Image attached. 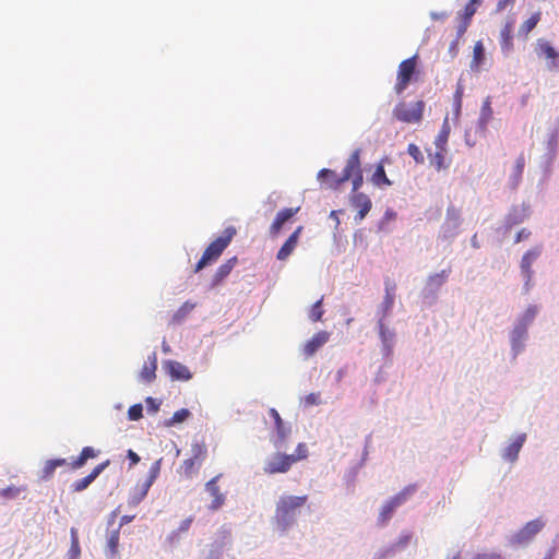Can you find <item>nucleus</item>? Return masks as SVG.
I'll list each match as a JSON object with an SVG mask.
<instances>
[{
    "label": "nucleus",
    "mask_w": 559,
    "mask_h": 559,
    "mask_svg": "<svg viewBox=\"0 0 559 559\" xmlns=\"http://www.w3.org/2000/svg\"><path fill=\"white\" fill-rule=\"evenodd\" d=\"M308 496H282L277 503L274 521L278 530L286 531L296 520L298 509L306 504Z\"/></svg>",
    "instance_id": "obj_1"
},
{
    "label": "nucleus",
    "mask_w": 559,
    "mask_h": 559,
    "mask_svg": "<svg viewBox=\"0 0 559 559\" xmlns=\"http://www.w3.org/2000/svg\"><path fill=\"white\" fill-rule=\"evenodd\" d=\"M236 234L237 230L234 226L226 227L222 235L205 248L201 259L195 265L194 272H199L207 264L215 262L231 242Z\"/></svg>",
    "instance_id": "obj_2"
},
{
    "label": "nucleus",
    "mask_w": 559,
    "mask_h": 559,
    "mask_svg": "<svg viewBox=\"0 0 559 559\" xmlns=\"http://www.w3.org/2000/svg\"><path fill=\"white\" fill-rule=\"evenodd\" d=\"M191 456L186 459L181 466V473L187 479H191L200 471L207 456V448L203 440H194L191 443Z\"/></svg>",
    "instance_id": "obj_3"
},
{
    "label": "nucleus",
    "mask_w": 559,
    "mask_h": 559,
    "mask_svg": "<svg viewBox=\"0 0 559 559\" xmlns=\"http://www.w3.org/2000/svg\"><path fill=\"white\" fill-rule=\"evenodd\" d=\"M424 110V100H417L413 104L401 100L394 107L392 115L397 121L404 123H418L423 119Z\"/></svg>",
    "instance_id": "obj_4"
},
{
    "label": "nucleus",
    "mask_w": 559,
    "mask_h": 559,
    "mask_svg": "<svg viewBox=\"0 0 559 559\" xmlns=\"http://www.w3.org/2000/svg\"><path fill=\"white\" fill-rule=\"evenodd\" d=\"M416 491L415 485H409L402 489L399 493L388 500L381 508L378 516L379 525H385L392 518L394 511L402 506L414 492Z\"/></svg>",
    "instance_id": "obj_5"
},
{
    "label": "nucleus",
    "mask_w": 559,
    "mask_h": 559,
    "mask_svg": "<svg viewBox=\"0 0 559 559\" xmlns=\"http://www.w3.org/2000/svg\"><path fill=\"white\" fill-rule=\"evenodd\" d=\"M417 58L418 56L414 55L399 64L394 85V91L397 95H401L407 88L413 78L417 74Z\"/></svg>",
    "instance_id": "obj_6"
},
{
    "label": "nucleus",
    "mask_w": 559,
    "mask_h": 559,
    "mask_svg": "<svg viewBox=\"0 0 559 559\" xmlns=\"http://www.w3.org/2000/svg\"><path fill=\"white\" fill-rule=\"evenodd\" d=\"M540 253H542V248L534 247V248L530 249L528 251H526L524 253V255L522 257L520 267H521V273L525 278V283H524V292L525 293H528L531 289V283H532V278H533V274H534V272L532 270V265L538 259Z\"/></svg>",
    "instance_id": "obj_7"
},
{
    "label": "nucleus",
    "mask_w": 559,
    "mask_h": 559,
    "mask_svg": "<svg viewBox=\"0 0 559 559\" xmlns=\"http://www.w3.org/2000/svg\"><path fill=\"white\" fill-rule=\"evenodd\" d=\"M230 545V531L227 527H222L217 532V538L212 544V548L206 559H224V550ZM227 559H236L234 556L227 555Z\"/></svg>",
    "instance_id": "obj_8"
},
{
    "label": "nucleus",
    "mask_w": 559,
    "mask_h": 559,
    "mask_svg": "<svg viewBox=\"0 0 559 559\" xmlns=\"http://www.w3.org/2000/svg\"><path fill=\"white\" fill-rule=\"evenodd\" d=\"M294 464L293 456L287 454L276 453L273 455L264 465V472L266 474L286 473L290 469Z\"/></svg>",
    "instance_id": "obj_9"
},
{
    "label": "nucleus",
    "mask_w": 559,
    "mask_h": 559,
    "mask_svg": "<svg viewBox=\"0 0 559 559\" xmlns=\"http://www.w3.org/2000/svg\"><path fill=\"white\" fill-rule=\"evenodd\" d=\"M300 211V206L297 207H285L280 210L272 224L269 228V234L271 237H277L280 233L282 231L285 223H287L289 219H292L298 212Z\"/></svg>",
    "instance_id": "obj_10"
},
{
    "label": "nucleus",
    "mask_w": 559,
    "mask_h": 559,
    "mask_svg": "<svg viewBox=\"0 0 559 559\" xmlns=\"http://www.w3.org/2000/svg\"><path fill=\"white\" fill-rule=\"evenodd\" d=\"M221 477H222V474H218V475L214 476L213 478H211L205 484V490L213 498L212 502L209 506V509L211 511H216V510L221 509L225 504V501H226V496H225V493H223L221 491L219 486H218V480Z\"/></svg>",
    "instance_id": "obj_11"
},
{
    "label": "nucleus",
    "mask_w": 559,
    "mask_h": 559,
    "mask_svg": "<svg viewBox=\"0 0 559 559\" xmlns=\"http://www.w3.org/2000/svg\"><path fill=\"white\" fill-rule=\"evenodd\" d=\"M545 523L540 519L530 521L514 535V543L523 545L527 544L533 537L543 530Z\"/></svg>",
    "instance_id": "obj_12"
},
{
    "label": "nucleus",
    "mask_w": 559,
    "mask_h": 559,
    "mask_svg": "<svg viewBox=\"0 0 559 559\" xmlns=\"http://www.w3.org/2000/svg\"><path fill=\"white\" fill-rule=\"evenodd\" d=\"M538 313L536 305H530L519 318L518 324L513 329L514 338H523L526 335L528 325L534 321Z\"/></svg>",
    "instance_id": "obj_13"
},
{
    "label": "nucleus",
    "mask_w": 559,
    "mask_h": 559,
    "mask_svg": "<svg viewBox=\"0 0 559 559\" xmlns=\"http://www.w3.org/2000/svg\"><path fill=\"white\" fill-rule=\"evenodd\" d=\"M361 150L356 148L352 152L349 157L346 160L345 167L343 168L341 180L348 181L352 177L356 176L359 173H362L361 162H360Z\"/></svg>",
    "instance_id": "obj_14"
},
{
    "label": "nucleus",
    "mask_w": 559,
    "mask_h": 559,
    "mask_svg": "<svg viewBox=\"0 0 559 559\" xmlns=\"http://www.w3.org/2000/svg\"><path fill=\"white\" fill-rule=\"evenodd\" d=\"M349 201L357 209L355 221L361 222L371 210L372 203L370 198L365 193H352Z\"/></svg>",
    "instance_id": "obj_15"
},
{
    "label": "nucleus",
    "mask_w": 559,
    "mask_h": 559,
    "mask_svg": "<svg viewBox=\"0 0 559 559\" xmlns=\"http://www.w3.org/2000/svg\"><path fill=\"white\" fill-rule=\"evenodd\" d=\"M395 289H396V284L393 281L386 278L384 282L385 295H384L383 301L380 306V310H379L380 318L379 319L384 320L390 314V312L393 308L394 301H395Z\"/></svg>",
    "instance_id": "obj_16"
},
{
    "label": "nucleus",
    "mask_w": 559,
    "mask_h": 559,
    "mask_svg": "<svg viewBox=\"0 0 559 559\" xmlns=\"http://www.w3.org/2000/svg\"><path fill=\"white\" fill-rule=\"evenodd\" d=\"M109 465V460L96 465L92 472L85 477L75 480L72 485L73 492H81L85 490L99 475L100 473Z\"/></svg>",
    "instance_id": "obj_17"
},
{
    "label": "nucleus",
    "mask_w": 559,
    "mask_h": 559,
    "mask_svg": "<svg viewBox=\"0 0 559 559\" xmlns=\"http://www.w3.org/2000/svg\"><path fill=\"white\" fill-rule=\"evenodd\" d=\"M536 53L550 60L549 69H559V52L545 39H538L536 45Z\"/></svg>",
    "instance_id": "obj_18"
},
{
    "label": "nucleus",
    "mask_w": 559,
    "mask_h": 559,
    "mask_svg": "<svg viewBox=\"0 0 559 559\" xmlns=\"http://www.w3.org/2000/svg\"><path fill=\"white\" fill-rule=\"evenodd\" d=\"M304 230V226H298L293 234L287 238V240L283 243L276 254V259L280 261H285L296 249L299 237Z\"/></svg>",
    "instance_id": "obj_19"
},
{
    "label": "nucleus",
    "mask_w": 559,
    "mask_h": 559,
    "mask_svg": "<svg viewBox=\"0 0 559 559\" xmlns=\"http://www.w3.org/2000/svg\"><path fill=\"white\" fill-rule=\"evenodd\" d=\"M165 369L173 380L188 381L192 378V373L188 367L176 360L166 361Z\"/></svg>",
    "instance_id": "obj_20"
},
{
    "label": "nucleus",
    "mask_w": 559,
    "mask_h": 559,
    "mask_svg": "<svg viewBox=\"0 0 559 559\" xmlns=\"http://www.w3.org/2000/svg\"><path fill=\"white\" fill-rule=\"evenodd\" d=\"M160 461L162 460H157L151 466L148 478L141 485L139 492L133 497V503H139L147 495L150 487L153 485L159 474Z\"/></svg>",
    "instance_id": "obj_21"
},
{
    "label": "nucleus",
    "mask_w": 559,
    "mask_h": 559,
    "mask_svg": "<svg viewBox=\"0 0 559 559\" xmlns=\"http://www.w3.org/2000/svg\"><path fill=\"white\" fill-rule=\"evenodd\" d=\"M330 338V334L325 331L316 333L302 348L304 355L309 358L311 357L321 346H323Z\"/></svg>",
    "instance_id": "obj_22"
},
{
    "label": "nucleus",
    "mask_w": 559,
    "mask_h": 559,
    "mask_svg": "<svg viewBox=\"0 0 559 559\" xmlns=\"http://www.w3.org/2000/svg\"><path fill=\"white\" fill-rule=\"evenodd\" d=\"M318 179L324 188L332 190H337L345 182V180H341V175L328 168H323L318 173Z\"/></svg>",
    "instance_id": "obj_23"
},
{
    "label": "nucleus",
    "mask_w": 559,
    "mask_h": 559,
    "mask_svg": "<svg viewBox=\"0 0 559 559\" xmlns=\"http://www.w3.org/2000/svg\"><path fill=\"white\" fill-rule=\"evenodd\" d=\"M156 370H157V355L156 353H152L147 357V361L143 365L139 378L144 383H151L156 378Z\"/></svg>",
    "instance_id": "obj_24"
},
{
    "label": "nucleus",
    "mask_w": 559,
    "mask_h": 559,
    "mask_svg": "<svg viewBox=\"0 0 559 559\" xmlns=\"http://www.w3.org/2000/svg\"><path fill=\"white\" fill-rule=\"evenodd\" d=\"M476 11H477L476 7H473L469 3H467L464 7L463 13L460 14V23H459L457 31H456L457 38L462 37L465 34V32L467 31V28L471 24L472 17L476 13Z\"/></svg>",
    "instance_id": "obj_25"
},
{
    "label": "nucleus",
    "mask_w": 559,
    "mask_h": 559,
    "mask_svg": "<svg viewBox=\"0 0 559 559\" xmlns=\"http://www.w3.org/2000/svg\"><path fill=\"white\" fill-rule=\"evenodd\" d=\"M379 334L383 345V352L385 355H390L392 352L394 333L390 331L384 323V320L379 319L378 321Z\"/></svg>",
    "instance_id": "obj_26"
},
{
    "label": "nucleus",
    "mask_w": 559,
    "mask_h": 559,
    "mask_svg": "<svg viewBox=\"0 0 559 559\" xmlns=\"http://www.w3.org/2000/svg\"><path fill=\"white\" fill-rule=\"evenodd\" d=\"M493 117V110L491 107V97L487 96L485 100L483 102L479 118H478V126L480 129L485 130L488 126V123L491 121Z\"/></svg>",
    "instance_id": "obj_27"
},
{
    "label": "nucleus",
    "mask_w": 559,
    "mask_h": 559,
    "mask_svg": "<svg viewBox=\"0 0 559 559\" xmlns=\"http://www.w3.org/2000/svg\"><path fill=\"white\" fill-rule=\"evenodd\" d=\"M525 440H526L525 433L519 435L515 438V440L507 447V449L504 451V457L511 462H514L518 459L519 452H520L521 448L523 447Z\"/></svg>",
    "instance_id": "obj_28"
},
{
    "label": "nucleus",
    "mask_w": 559,
    "mask_h": 559,
    "mask_svg": "<svg viewBox=\"0 0 559 559\" xmlns=\"http://www.w3.org/2000/svg\"><path fill=\"white\" fill-rule=\"evenodd\" d=\"M236 264L237 258L233 257L226 260L222 265H219L213 277L214 284H218L224 278H226L230 274L231 270L235 267Z\"/></svg>",
    "instance_id": "obj_29"
},
{
    "label": "nucleus",
    "mask_w": 559,
    "mask_h": 559,
    "mask_svg": "<svg viewBox=\"0 0 559 559\" xmlns=\"http://www.w3.org/2000/svg\"><path fill=\"white\" fill-rule=\"evenodd\" d=\"M119 537H120L119 528L111 531L108 536L107 544H106V556L110 559H115L118 557Z\"/></svg>",
    "instance_id": "obj_30"
},
{
    "label": "nucleus",
    "mask_w": 559,
    "mask_h": 559,
    "mask_svg": "<svg viewBox=\"0 0 559 559\" xmlns=\"http://www.w3.org/2000/svg\"><path fill=\"white\" fill-rule=\"evenodd\" d=\"M96 456L97 452L92 447H84L80 455L70 463V466L72 469H79L86 464L87 460Z\"/></svg>",
    "instance_id": "obj_31"
},
{
    "label": "nucleus",
    "mask_w": 559,
    "mask_h": 559,
    "mask_svg": "<svg viewBox=\"0 0 559 559\" xmlns=\"http://www.w3.org/2000/svg\"><path fill=\"white\" fill-rule=\"evenodd\" d=\"M66 464H67L66 459H55V460L46 461L44 464V467L41 469L40 478L43 480H49L53 476L56 468L61 467Z\"/></svg>",
    "instance_id": "obj_32"
},
{
    "label": "nucleus",
    "mask_w": 559,
    "mask_h": 559,
    "mask_svg": "<svg viewBox=\"0 0 559 559\" xmlns=\"http://www.w3.org/2000/svg\"><path fill=\"white\" fill-rule=\"evenodd\" d=\"M451 270H442L439 273H435L427 278V287L433 292L440 288L448 280Z\"/></svg>",
    "instance_id": "obj_33"
},
{
    "label": "nucleus",
    "mask_w": 559,
    "mask_h": 559,
    "mask_svg": "<svg viewBox=\"0 0 559 559\" xmlns=\"http://www.w3.org/2000/svg\"><path fill=\"white\" fill-rule=\"evenodd\" d=\"M269 414L274 419V424H275V428H276L278 438L282 441H284L289 433V428L285 427L281 415L278 414V412L275 408H270Z\"/></svg>",
    "instance_id": "obj_34"
},
{
    "label": "nucleus",
    "mask_w": 559,
    "mask_h": 559,
    "mask_svg": "<svg viewBox=\"0 0 559 559\" xmlns=\"http://www.w3.org/2000/svg\"><path fill=\"white\" fill-rule=\"evenodd\" d=\"M447 148H437L433 154H429V163L437 171L448 167L445 164Z\"/></svg>",
    "instance_id": "obj_35"
},
{
    "label": "nucleus",
    "mask_w": 559,
    "mask_h": 559,
    "mask_svg": "<svg viewBox=\"0 0 559 559\" xmlns=\"http://www.w3.org/2000/svg\"><path fill=\"white\" fill-rule=\"evenodd\" d=\"M512 32H513V23L512 22L506 23V25L502 27V29L500 32L501 48L503 51H510L513 47Z\"/></svg>",
    "instance_id": "obj_36"
},
{
    "label": "nucleus",
    "mask_w": 559,
    "mask_h": 559,
    "mask_svg": "<svg viewBox=\"0 0 559 559\" xmlns=\"http://www.w3.org/2000/svg\"><path fill=\"white\" fill-rule=\"evenodd\" d=\"M371 181L377 187L382 186H391V180L386 177L384 166L382 163H379L376 167L374 173L371 176Z\"/></svg>",
    "instance_id": "obj_37"
},
{
    "label": "nucleus",
    "mask_w": 559,
    "mask_h": 559,
    "mask_svg": "<svg viewBox=\"0 0 559 559\" xmlns=\"http://www.w3.org/2000/svg\"><path fill=\"white\" fill-rule=\"evenodd\" d=\"M485 60V48L481 41H477L473 49V59L471 62L472 70H478Z\"/></svg>",
    "instance_id": "obj_38"
},
{
    "label": "nucleus",
    "mask_w": 559,
    "mask_h": 559,
    "mask_svg": "<svg viewBox=\"0 0 559 559\" xmlns=\"http://www.w3.org/2000/svg\"><path fill=\"white\" fill-rule=\"evenodd\" d=\"M540 12L532 14L526 21L522 23V25L519 28V34L526 37L540 21Z\"/></svg>",
    "instance_id": "obj_39"
},
{
    "label": "nucleus",
    "mask_w": 559,
    "mask_h": 559,
    "mask_svg": "<svg viewBox=\"0 0 559 559\" xmlns=\"http://www.w3.org/2000/svg\"><path fill=\"white\" fill-rule=\"evenodd\" d=\"M450 135V126L448 119L444 120L442 128L435 140L436 148H447L448 139Z\"/></svg>",
    "instance_id": "obj_40"
},
{
    "label": "nucleus",
    "mask_w": 559,
    "mask_h": 559,
    "mask_svg": "<svg viewBox=\"0 0 559 559\" xmlns=\"http://www.w3.org/2000/svg\"><path fill=\"white\" fill-rule=\"evenodd\" d=\"M26 487L8 486L0 490V497L12 500L20 496L22 491H25Z\"/></svg>",
    "instance_id": "obj_41"
},
{
    "label": "nucleus",
    "mask_w": 559,
    "mask_h": 559,
    "mask_svg": "<svg viewBox=\"0 0 559 559\" xmlns=\"http://www.w3.org/2000/svg\"><path fill=\"white\" fill-rule=\"evenodd\" d=\"M463 94H464V86H463L462 82H457L456 90L453 95L454 111H455L456 116L460 115V111L462 108Z\"/></svg>",
    "instance_id": "obj_42"
},
{
    "label": "nucleus",
    "mask_w": 559,
    "mask_h": 559,
    "mask_svg": "<svg viewBox=\"0 0 559 559\" xmlns=\"http://www.w3.org/2000/svg\"><path fill=\"white\" fill-rule=\"evenodd\" d=\"M195 307V304L186 301L174 314V320L179 322L181 321L188 313H190Z\"/></svg>",
    "instance_id": "obj_43"
},
{
    "label": "nucleus",
    "mask_w": 559,
    "mask_h": 559,
    "mask_svg": "<svg viewBox=\"0 0 559 559\" xmlns=\"http://www.w3.org/2000/svg\"><path fill=\"white\" fill-rule=\"evenodd\" d=\"M189 416H190L189 409H187V408L178 409L177 412L174 413L173 417L169 419L168 425L173 426L175 424L183 423L185 420L188 419Z\"/></svg>",
    "instance_id": "obj_44"
},
{
    "label": "nucleus",
    "mask_w": 559,
    "mask_h": 559,
    "mask_svg": "<svg viewBox=\"0 0 559 559\" xmlns=\"http://www.w3.org/2000/svg\"><path fill=\"white\" fill-rule=\"evenodd\" d=\"M322 301H323V298L319 299L317 302L313 304V306L310 310L309 318L313 322L320 321L323 316V310L321 308Z\"/></svg>",
    "instance_id": "obj_45"
},
{
    "label": "nucleus",
    "mask_w": 559,
    "mask_h": 559,
    "mask_svg": "<svg viewBox=\"0 0 559 559\" xmlns=\"http://www.w3.org/2000/svg\"><path fill=\"white\" fill-rule=\"evenodd\" d=\"M472 559H504V557L499 551L485 549L477 552Z\"/></svg>",
    "instance_id": "obj_46"
},
{
    "label": "nucleus",
    "mask_w": 559,
    "mask_h": 559,
    "mask_svg": "<svg viewBox=\"0 0 559 559\" xmlns=\"http://www.w3.org/2000/svg\"><path fill=\"white\" fill-rule=\"evenodd\" d=\"M293 456L294 464L298 461L305 460L308 456V448L307 444L301 442L296 447L295 453L290 454Z\"/></svg>",
    "instance_id": "obj_47"
},
{
    "label": "nucleus",
    "mask_w": 559,
    "mask_h": 559,
    "mask_svg": "<svg viewBox=\"0 0 559 559\" xmlns=\"http://www.w3.org/2000/svg\"><path fill=\"white\" fill-rule=\"evenodd\" d=\"M143 416V407L141 404H134L128 409V417L130 420H139Z\"/></svg>",
    "instance_id": "obj_48"
},
{
    "label": "nucleus",
    "mask_w": 559,
    "mask_h": 559,
    "mask_svg": "<svg viewBox=\"0 0 559 559\" xmlns=\"http://www.w3.org/2000/svg\"><path fill=\"white\" fill-rule=\"evenodd\" d=\"M407 153L415 159L416 163H418V164L424 163V156H423L419 147L416 144H414V143L408 144Z\"/></svg>",
    "instance_id": "obj_49"
},
{
    "label": "nucleus",
    "mask_w": 559,
    "mask_h": 559,
    "mask_svg": "<svg viewBox=\"0 0 559 559\" xmlns=\"http://www.w3.org/2000/svg\"><path fill=\"white\" fill-rule=\"evenodd\" d=\"M524 166H525V158H524L523 154H521L516 158L515 166H514V177H515L516 181H519L521 179L523 170H524Z\"/></svg>",
    "instance_id": "obj_50"
},
{
    "label": "nucleus",
    "mask_w": 559,
    "mask_h": 559,
    "mask_svg": "<svg viewBox=\"0 0 559 559\" xmlns=\"http://www.w3.org/2000/svg\"><path fill=\"white\" fill-rule=\"evenodd\" d=\"M349 180H352V193H359L358 190L364 185L362 173L357 174L356 176L352 177Z\"/></svg>",
    "instance_id": "obj_51"
},
{
    "label": "nucleus",
    "mask_w": 559,
    "mask_h": 559,
    "mask_svg": "<svg viewBox=\"0 0 559 559\" xmlns=\"http://www.w3.org/2000/svg\"><path fill=\"white\" fill-rule=\"evenodd\" d=\"M80 556H81L80 542L73 540V543H71L70 549L68 551V557H69V559H79Z\"/></svg>",
    "instance_id": "obj_52"
},
{
    "label": "nucleus",
    "mask_w": 559,
    "mask_h": 559,
    "mask_svg": "<svg viewBox=\"0 0 559 559\" xmlns=\"http://www.w3.org/2000/svg\"><path fill=\"white\" fill-rule=\"evenodd\" d=\"M515 0H498L496 11L501 12L504 11L507 8L512 7L514 4Z\"/></svg>",
    "instance_id": "obj_53"
},
{
    "label": "nucleus",
    "mask_w": 559,
    "mask_h": 559,
    "mask_svg": "<svg viewBox=\"0 0 559 559\" xmlns=\"http://www.w3.org/2000/svg\"><path fill=\"white\" fill-rule=\"evenodd\" d=\"M305 403L307 405H316L320 403V395L318 393H310L306 395Z\"/></svg>",
    "instance_id": "obj_54"
},
{
    "label": "nucleus",
    "mask_w": 559,
    "mask_h": 559,
    "mask_svg": "<svg viewBox=\"0 0 559 559\" xmlns=\"http://www.w3.org/2000/svg\"><path fill=\"white\" fill-rule=\"evenodd\" d=\"M531 236V231L526 228H523L521 229L516 236H515V239H514V242H521L522 240H525L527 239L528 237Z\"/></svg>",
    "instance_id": "obj_55"
},
{
    "label": "nucleus",
    "mask_w": 559,
    "mask_h": 559,
    "mask_svg": "<svg viewBox=\"0 0 559 559\" xmlns=\"http://www.w3.org/2000/svg\"><path fill=\"white\" fill-rule=\"evenodd\" d=\"M127 456L130 460V466L136 465L140 462V456L131 449L128 450Z\"/></svg>",
    "instance_id": "obj_56"
},
{
    "label": "nucleus",
    "mask_w": 559,
    "mask_h": 559,
    "mask_svg": "<svg viewBox=\"0 0 559 559\" xmlns=\"http://www.w3.org/2000/svg\"><path fill=\"white\" fill-rule=\"evenodd\" d=\"M411 539H412L411 533L403 534L402 536H400L397 545L400 547H405L409 543Z\"/></svg>",
    "instance_id": "obj_57"
},
{
    "label": "nucleus",
    "mask_w": 559,
    "mask_h": 559,
    "mask_svg": "<svg viewBox=\"0 0 559 559\" xmlns=\"http://www.w3.org/2000/svg\"><path fill=\"white\" fill-rule=\"evenodd\" d=\"M193 519L190 516L186 520H183L179 526L180 532H187L192 523Z\"/></svg>",
    "instance_id": "obj_58"
},
{
    "label": "nucleus",
    "mask_w": 559,
    "mask_h": 559,
    "mask_svg": "<svg viewBox=\"0 0 559 559\" xmlns=\"http://www.w3.org/2000/svg\"><path fill=\"white\" fill-rule=\"evenodd\" d=\"M133 518H134L133 515H123V516H121L120 524H119V526L117 528L120 530L123 525L130 523L133 520Z\"/></svg>",
    "instance_id": "obj_59"
},
{
    "label": "nucleus",
    "mask_w": 559,
    "mask_h": 559,
    "mask_svg": "<svg viewBox=\"0 0 559 559\" xmlns=\"http://www.w3.org/2000/svg\"><path fill=\"white\" fill-rule=\"evenodd\" d=\"M70 537H71V543H73V540L75 542H80L79 539V533H78V530L75 527H72L70 530Z\"/></svg>",
    "instance_id": "obj_60"
},
{
    "label": "nucleus",
    "mask_w": 559,
    "mask_h": 559,
    "mask_svg": "<svg viewBox=\"0 0 559 559\" xmlns=\"http://www.w3.org/2000/svg\"><path fill=\"white\" fill-rule=\"evenodd\" d=\"M468 3L477 8V5L481 3V0H469Z\"/></svg>",
    "instance_id": "obj_61"
},
{
    "label": "nucleus",
    "mask_w": 559,
    "mask_h": 559,
    "mask_svg": "<svg viewBox=\"0 0 559 559\" xmlns=\"http://www.w3.org/2000/svg\"><path fill=\"white\" fill-rule=\"evenodd\" d=\"M544 559H554V552H552V550H550V551L545 556V558H544Z\"/></svg>",
    "instance_id": "obj_62"
},
{
    "label": "nucleus",
    "mask_w": 559,
    "mask_h": 559,
    "mask_svg": "<svg viewBox=\"0 0 559 559\" xmlns=\"http://www.w3.org/2000/svg\"><path fill=\"white\" fill-rule=\"evenodd\" d=\"M330 216H331L332 218L337 219L336 211H332V212H331V214H330Z\"/></svg>",
    "instance_id": "obj_63"
},
{
    "label": "nucleus",
    "mask_w": 559,
    "mask_h": 559,
    "mask_svg": "<svg viewBox=\"0 0 559 559\" xmlns=\"http://www.w3.org/2000/svg\"><path fill=\"white\" fill-rule=\"evenodd\" d=\"M452 559H461V555H460V554H457V555H455Z\"/></svg>",
    "instance_id": "obj_64"
}]
</instances>
